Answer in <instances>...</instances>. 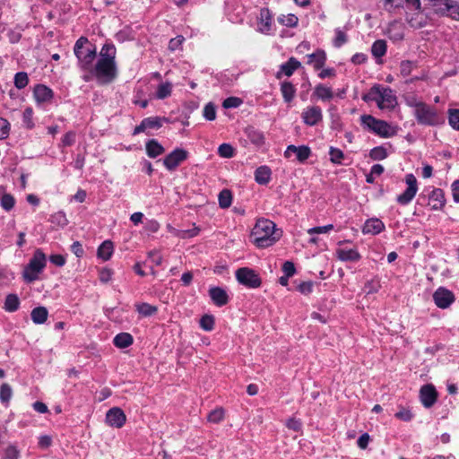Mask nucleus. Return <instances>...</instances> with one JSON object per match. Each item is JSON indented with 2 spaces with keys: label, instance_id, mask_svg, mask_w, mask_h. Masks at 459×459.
Masks as SVG:
<instances>
[{
  "label": "nucleus",
  "instance_id": "obj_37",
  "mask_svg": "<svg viewBox=\"0 0 459 459\" xmlns=\"http://www.w3.org/2000/svg\"><path fill=\"white\" fill-rule=\"evenodd\" d=\"M13 396V389L7 383H4L0 386V402L7 405Z\"/></svg>",
  "mask_w": 459,
  "mask_h": 459
},
{
  "label": "nucleus",
  "instance_id": "obj_11",
  "mask_svg": "<svg viewBox=\"0 0 459 459\" xmlns=\"http://www.w3.org/2000/svg\"><path fill=\"white\" fill-rule=\"evenodd\" d=\"M168 121L169 119L164 117H149L143 118L140 125L135 126L133 134L136 135L141 133L150 134V130H158L163 126V123Z\"/></svg>",
  "mask_w": 459,
  "mask_h": 459
},
{
  "label": "nucleus",
  "instance_id": "obj_47",
  "mask_svg": "<svg viewBox=\"0 0 459 459\" xmlns=\"http://www.w3.org/2000/svg\"><path fill=\"white\" fill-rule=\"evenodd\" d=\"M214 317L212 315H204L200 319V327L204 331H212L214 328Z\"/></svg>",
  "mask_w": 459,
  "mask_h": 459
},
{
  "label": "nucleus",
  "instance_id": "obj_53",
  "mask_svg": "<svg viewBox=\"0 0 459 459\" xmlns=\"http://www.w3.org/2000/svg\"><path fill=\"white\" fill-rule=\"evenodd\" d=\"M415 66L416 65L414 62L410 60H403L400 64V73L403 77H406L411 74L413 67Z\"/></svg>",
  "mask_w": 459,
  "mask_h": 459
},
{
  "label": "nucleus",
  "instance_id": "obj_44",
  "mask_svg": "<svg viewBox=\"0 0 459 459\" xmlns=\"http://www.w3.org/2000/svg\"><path fill=\"white\" fill-rule=\"evenodd\" d=\"M369 157L373 160H382L387 157V151L383 146H377L370 150Z\"/></svg>",
  "mask_w": 459,
  "mask_h": 459
},
{
  "label": "nucleus",
  "instance_id": "obj_32",
  "mask_svg": "<svg viewBox=\"0 0 459 459\" xmlns=\"http://www.w3.org/2000/svg\"><path fill=\"white\" fill-rule=\"evenodd\" d=\"M281 92L285 102L290 103L295 97L296 89L290 82H283L281 84Z\"/></svg>",
  "mask_w": 459,
  "mask_h": 459
},
{
  "label": "nucleus",
  "instance_id": "obj_41",
  "mask_svg": "<svg viewBox=\"0 0 459 459\" xmlns=\"http://www.w3.org/2000/svg\"><path fill=\"white\" fill-rule=\"evenodd\" d=\"M448 0L438 1L437 3H433L432 6L434 9V13L439 16H447L448 17Z\"/></svg>",
  "mask_w": 459,
  "mask_h": 459
},
{
  "label": "nucleus",
  "instance_id": "obj_54",
  "mask_svg": "<svg viewBox=\"0 0 459 459\" xmlns=\"http://www.w3.org/2000/svg\"><path fill=\"white\" fill-rule=\"evenodd\" d=\"M204 117L208 121H213L216 118V108L212 102L204 106Z\"/></svg>",
  "mask_w": 459,
  "mask_h": 459
},
{
  "label": "nucleus",
  "instance_id": "obj_36",
  "mask_svg": "<svg viewBox=\"0 0 459 459\" xmlns=\"http://www.w3.org/2000/svg\"><path fill=\"white\" fill-rule=\"evenodd\" d=\"M172 84L169 82H165L158 85L156 91V98L158 100H164L171 95Z\"/></svg>",
  "mask_w": 459,
  "mask_h": 459
},
{
  "label": "nucleus",
  "instance_id": "obj_64",
  "mask_svg": "<svg viewBox=\"0 0 459 459\" xmlns=\"http://www.w3.org/2000/svg\"><path fill=\"white\" fill-rule=\"evenodd\" d=\"M20 456V452L13 446H9L4 452L5 459H18Z\"/></svg>",
  "mask_w": 459,
  "mask_h": 459
},
{
  "label": "nucleus",
  "instance_id": "obj_3",
  "mask_svg": "<svg viewBox=\"0 0 459 459\" xmlns=\"http://www.w3.org/2000/svg\"><path fill=\"white\" fill-rule=\"evenodd\" d=\"M74 53L80 70L88 74L97 57L96 46L91 44L86 37H80L74 44Z\"/></svg>",
  "mask_w": 459,
  "mask_h": 459
},
{
  "label": "nucleus",
  "instance_id": "obj_5",
  "mask_svg": "<svg viewBox=\"0 0 459 459\" xmlns=\"http://www.w3.org/2000/svg\"><path fill=\"white\" fill-rule=\"evenodd\" d=\"M361 126L369 132L382 138H389L395 135V129L386 121L377 119L371 115L360 117Z\"/></svg>",
  "mask_w": 459,
  "mask_h": 459
},
{
  "label": "nucleus",
  "instance_id": "obj_4",
  "mask_svg": "<svg viewBox=\"0 0 459 459\" xmlns=\"http://www.w3.org/2000/svg\"><path fill=\"white\" fill-rule=\"evenodd\" d=\"M366 102L374 101L380 109H393L397 105V98L389 87L375 84L362 96Z\"/></svg>",
  "mask_w": 459,
  "mask_h": 459
},
{
  "label": "nucleus",
  "instance_id": "obj_9",
  "mask_svg": "<svg viewBox=\"0 0 459 459\" xmlns=\"http://www.w3.org/2000/svg\"><path fill=\"white\" fill-rule=\"evenodd\" d=\"M235 276L239 284L248 289H256L262 284L259 274L249 267L238 268L235 272Z\"/></svg>",
  "mask_w": 459,
  "mask_h": 459
},
{
  "label": "nucleus",
  "instance_id": "obj_29",
  "mask_svg": "<svg viewBox=\"0 0 459 459\" xmlns=\"http://www.w3.org/2000/svg\"><path fill=\"white\" fill-rule=\"evenodd\" d=\"M134 338L128 333H120L114 337L113 343L116 347L125 349L133 344Z\"/></svg>",
  "mask_w": 459,
  "mask_h": 459
},
{
  "label": "nucleus",
  "instance_id": "obj_20",
  "mask_svg": "<svg viewBox=\"0 0 459 459\" xmlns=\"http://www.w3.org/2000/svg\"><path fill=\"white\" fill-rule=\"evenodd\" d=\"M273 24V14L271 11L264 7L260 10L258 25L259 30L263 33H268L272 29Z\"/></svg>",
  "mask_w": 459,
  "mask_h": 459
},
{
  "label": "nucleus",
  "instance_id": "obj_27",
  "mask_svg": "<svg viewBox=\"0 0 459 459\" xmlns=\"http://www.w3.org/2000/svg\"><path fill=\"white\" fill-rule=\"evenodd\" d=\"M272 178V170L268 166H260L255 170V180L259 185H267Z\"/></svg>",
  "mask_w": 459,
  "mask_h": 459
},
{
  "label": "nucleus",
  "instance_id": "obj_50",
  "mask_svg": "<svg viewBox=\"0 0 459 459\" xmlns=\"http://www.w3.org/2000/svg\"><path fill=\"white\" fill-rule=\"evenodd\" d=\"M224 418V411L222 408H216L208 414V420L212 423H219Z\"/></svg>",
  "mask_w": 459,
  "mask_h": 459
},
{
  "label": "nucleus",
  "instance_id": "obj_63",
  "mask_svg": "<svg viewBox=\"0 0 459 459\" xmlns=\"http://www.w3.org/2000/svg\"><path fill=\"white\" fill-rule=\"evenodd\" d=\"M281 269H282L284 275H286V277H291L296 273L295 265L290 261L284 262Z\"/></svg>",
  "mask_w": 459,
  "mask_h": 459
},
{
  "label": "nucleus",
  "instance_id": "obj_45",
  "mask_svg": "<svg viewBox=\"0 0 459 459\" xmlns=\"http://www.w3.org/2000/svg\"><path fill=\"white\" fill-rule=\"evenodd\" d=\"M330 160L334 164H342V160L344 158L343 152L335 147H330L329 149Z\"/></svg>",
  "mask_w": 459,
  "mask_h": 459
},
{
  "label": "nucleus",
  "instance_id": "obj_57",
  "mask_svg": "<svg viewBox=\"0 0 459 459\" xmlns=\"http://www.w3.org/2000/svg\"><path fill=\"white\" fill-rule=\"evenodd\" d=\"M10 134V123L3 117H0V140H4Z\"/></svg>",
  "mask_w": 459,
  "mask_h": 459
},
{
  "label": "nucleus",
  "instance_id": "obj_33",
  "mask_svg": "<svg viewBox=\"0 0 459 459\" xmlns=\"http://www.w3.org/2000/svg\"><path fill=\"white\" fill-rule=\"evenodd\" d=\"M98 257L103 261L110 259L113 254V243L109 240L104 241L98 248Z\"/></svg>",
  "mask_w": 459,
  "mask_h": 459
},
{
  "label": "nucleus",
  "instance_id": "obj_52",
  "mask_svg": "<svg viewBox=\"0 0 459 459\" xmlns=\"http://www.w3.org/2000/svg\"><path fill=\"white\" fill-rule=\"evenodd\" d=\"M248 138L256 145H262L264 143V134L258 130H250L248 133Z\"/></svg>",
  "mask_w": 459,
  "mask_h": 459
},
{
  "label": "nucleus",
  "instance_id": "obj_38",
  "mask_svg": "<svg viewBox=\"0 0 459 459\" xmlns=\"http://www.w3.org/2000/svg\"><path fill=\"white\" fill-rule=\"evenodd\" d=\"M14 86L18 90L24 89L29 84V77L25 72H18L13 78Z\"/></svg>",
  "mask_w": 459,
  "mask_h": 459
},
{
  "label": "nucleus",
  "instance_id": "obj_10",
  "mask_svg": "<svg viewBox=\"0 0 459 459\" xmlns=\"http://www.w3.org/2000/svg\"><path fill=\"white\" fill-rule=\"evenodd\" d=\"M404 180L407 188L396 197V202L403 206L409 204L418 192L417 178L412 173L406 174Z\"/></svg>",
  "mask_w": 459,
  "mask_h": 459
},
{
  "label": "nucleus",
  "instance_id": "obj_60",
  "mask_svg": "<svg viewBox=\"0 0 459 459\" xmlns=\"http://www.w3.org/2000/svg\"><path fill=\"white\" fill-rule=\"evenodd\" d=\"M380 289V282L377 279H372L370 281H368L365 284V290L370 294V293H376Z\"/></svg>",
  "mask_w": 459,
  "mask_h": 459
},
{
  "label": "nucleus",
  "instance_id": "obj_19",
  "mask_svg": "<svg viewBox=\"0 0 459 459\" xmlns=\"http://www.w3.org/2000/svg\"><path fill=\"white\" fill-rule=\"evenodd\" d=\"M33 95L37 102L45 103L53 99L54 92L49 87L44 84H37L34 87Z\"/></svg>",
  "mask_w": 459,
  "mask_h": 459
},
{
  "label": "nucleus",
  "instance_id": "obj_26",
  "mask_svg": "<svg viewBox=\"0 0 459 459\" xmlns=\"http://www.w3.org/2000/svg\"><path fill=\"white\" fill-rule=\"evenodd\" d=\"M336 255L339 260L344 262H357L361 257L356 248H338Z\"/></svg>",
  "mask_w": 459,
  "mask_h": 459
},
{
  "label": "nucleus",
  "instance_id": "obj_2",
  "mask_svg": "<svg viewBox=\"0 0 459 459\" xmlns=\"http://www.w3.org/2000/svg\"><path fill=\"white\" fill-rule=\"evenodd\" d=\"M251 237L256 247L264 248L273 246L281 237L275 229V223L267 219L257 220L252 230Z\"/></svg>",
  "mask_w": 459,
  "mask_h": 459
},
{
  "label": "nucleus",
  "instance_id": "obj_18",
  "mask_svg": "<svg viewBox=\"0 0 459 459\" xmlns=\"http://www.w3.org/2000/svg\"><path fill=\"white\" fill-rule=\"evenodd\" d=\"M428 204L433 211L442 210L446 204L445 193L441 188H432L428 196Z\"/></svg>",
  "mask_w": 459,
  "mask_h": 459
},
{
  "label": "nucleus",
  "instance_id": "obj_56",
  "mask_svg": "<svg viewBox=\"0 0 459 459\" xmlns=\"http://www.w3.org/2000/svg\"><path fill=\"white\" fill-rule=\"evenodd\" d=\"M448 17L459 21V4L455 0H448Z\"/></svg>",
  "mask_w": 459,
  "mask_h": 459
},
{
  "label": "nucleus",
  "instance_id": "obj_43",
  "mask_svg": "<svg viewBox=\"0 0 459 459\" xmlns=\"http://www.w3.org/2000/svg\"><path fill=\"white\" fill-rule=\"evenodd\" d=\"M278 22L287 27H295L298 24L299 19L293 13H289L287 15H281L278 17Z\"/></svg>",
  "mask_w": 459,
  "mask_h": 459
},
{
  "label": "nucleus",
  "instance_id": "obj_8",
  "mask_svg": "<svg viewBox=\"0 0 459 459\" xmlns=\"http://www.w3.org/2000/svg\"><path fill=\"white\" fill-rule=\"evenodd\" d=\"M405 20L408 24L414 29H420L426 22L420 17L422 13L420 0H405Z\"/></svg>",
  "mask_w": 459,
  "mask_h": 459
},
{
  "label": "nucleus",
  "instance_id": "obj_23",
  "mask_svg": "<svg viewBox=\"0 0 459 459\" xmlns=\"http://www.w3.org/2000/svg\"><path fill=\"white\" fill-rule=\"evenodd\" d=\"M312 96L325 102L330 101L333 98L334 94L330 86L324 83H318L315 86Z\"/></svg>",
  "mask_w": 459,
  "mask_h": 459
},
{
  "label": "nucleus",
  "instance_id": "obj_62",
  "mask_svg": "<svg viewBox=\"0 0 459 459\" xmlns=\"http://www.w3.org/2000/svg\"><path fill=\"white\" fill-rule=\"evenodd\" d=\"M394 416L398 420H401L405 421V422L410 421L412 419V417H413V415L411 412V411L408 410V409H405V408H402L399 411H397L394 414Z\"/></svg>",
  "mask_w": 459,
  "mask_h": 459
},
{
  "label": "nucleus",
  "instance_id": "obj_7",
  "mask_svg": "<svg viewBox=\"0 0 459 459\" xmlns=\"http://www.w3.org/2000/svg\"><path fill=\"white\" fill-rule=\"evenodd\" d=\"M414 117L420 125L428 126H437L444 124L445 119L442 115H440L437 110L424 103L413 111Z\"/></svg>",
  "mask_w": 459,
  "mask_h": 459
},
{
  "label": "nucleus",
  "instance_id": "obj_14",
  "mask_svg": "<svg viewBox=\"0 0 459 459\" xmlns=\"http://www.w3.org/2000/svg\"><path fill=\"white\" fill-rule=\"evenodd\" d=\"M301 118L308 126H316L323 120V111L318 106H309L303 109Z\"/></svg>",
  "mask_w": 459,
  "mask_h": 459
},
{
  "label": "nucleus",
  "instance_id": "obj_39",
  "mask_svg": "<svg viewBox=\"0 0 459 459\" xmlns=\"http://www.w3.org/2000/svg\"><path fill=\"white\" fill-rule=\"evenodd\" d=\"M137 312L143 316H150L157 312V307L149 303L136 304Z\"/></svg>",
  "mask_w": 459,
  "mask_h": 459
},
{
  "label": "nucleus",
  "instance_id": "obj_21",
  "mask_svg": "<svg viewBox=\"0 0 459 459\" xmlns=\"http://www.w3.org/2000/svg\"><path fill=\"white\" fill-rule=\"evenodd\" d=\"M307 64L312 65L315 70L322 69L326 62V54L322 49H317L312 54L307 55Z\"/></svg>",
  "mask_w": 459,
  "mask_h": 459
},
{
  "label": "nucleus",
  "instance_id": "obj_12",
  "mask_svg": "<svg viewBox=\"0 0 459 459\" xmlns=\"http://www.w3.org/2000/svg\"><path fill=\"white\" fill-rule=\"evenodd\" d=\"M187 158L188 152L186 150L176 148L163 159V165L169 171H174Z\"/></svg>",
  "mask_w": 459,
  "mask_h": 459
},
{
  "label": "nucleus",
  "instance_id": "obj_42",
  "mask_svg": "<svg viewBox=\"0 0 459 459\" xmlns=\"http://www.w3.org/2000/svg\"><path fill=\"white\" fill-rule=\"evenodd\" d=\"M50 222L59 227H65L68 224V220L65 213L63 211H59L51 215Z\"/></svg>",
  "mask_w": 459,
  "mask_h": 459
},
{
  "label": "nucleus",
  "instance_id": "obj_58",
  "mask_svg": "<svg viewBox=\"0 0 459 459\" xmlns=\"http://www.w3.org/2000/svg\"><path fill=\"white\" fill-rule=\"evenodd\" d=\"M347 41V35L340 29L335 30V38L333 39V46L341 48Z\"/></svg>",
  "mask_w": 459,
  "mask_h": 459
},
{
  "label": "nucleus",
  "instance_id": "obj_1",
  "mask_svg": "<svg viewBox=\"0 0 459 459\" xmlns=\"http://www.w3.org/2000/svg\"><path fill=\"white\" fill-rule=\"evenodd\" d=\"M116 47L112 43H106L101 48L97 62L88 74L82 75L86 82L95 79L100 85H107L113 82L118 74L116 63Z\"/></svg>",
  "mask_w": 459,
  "mask_h": 459
},
{
  "label": "nucleus",
  "instance_id": "obj_17",
  "mask_svg": "<svg viewBox=\"0 0 459 459\" xmlns=\"http://www.w3.org/2000/svg\"><path fill=\"white\" fill-rule=\"evenodd\" d=\"M293 154L296 155L299 162L303 163L310 157L311 150L307 145L295 146L290 144L286 148L284 157L290 159Z\"/></svg>",
  "mask_w": 459,
  "mask_h": 459
},
{
  "label": "nucleus",
  "instance_id": "obj_40",
  "mask_svg": "<svg viewBox=\"0 0 459 459\" xmlns=\"http://www.w3.org/2000/svg\"><path fill=\"white\" fill-rule=\"evenodd\" d=\"M232 202V195L231 192L228 189H223L219 194V204L221 208H229L231 205Z\"/></svg>",
  "mask_w": 459,
  "mask_h": 459
},
{
  "label": "nucleus",
  "instance_id": "obj_35",
  "mask_svg": "<svg viewBox=\"0 0 459 459\" xmlns=\"http://www.w3.org/2000/svg\"><path fill=\"white\" fill-rule=\"evenodd\" d=\"M387 50L386 42L383 39L376 40L371 46L372 56L376 58L383 57Z\"/></svg>",
  "mask_w": 459,
  "mask_h": 459
},
{
  "label": "nucleus",
  "instance_id": "obj_34",
  "mask_svg": "<svg viewBox=\"0 0 459 459\" xmlns=\"http://www.w3.org/2000/svg\"><path fill=\"white\" fill-rule=\"evenodd\" d=\"M20 307V299L16 294H8L5 297L4 309L7 312H15Z\"/></svg>",
  "mask_w": 459,
  "mask_h": 459
},
{
  "label": "nucleus",
  "instance_id": "obj_59",
  "mask_svg": "<svg viewBox=\"0 0 459 459\" xmlns=\"http://www.w3.org/2000/svg\"><path fill=\"white\" fill-rule=\"evenodd\" d=\"M333 229V224H327V225H325V226H318V227H313V228H310L308 230H307V233L309 235H314V234H324V233H328L329 231H331Z\"/></svg>",
  "mask_w": 459,
  "mask_h": 459
},
{
  "label": "nucleus",
  "instance_id": "obj_6",
  "mask_svg": "<svg viewBox=\"0 0 459 459\" xmlns=\"http://www.w3.org/2000/svg\"><path fill=\"white\" fill-rule=\"evenodd\" d=\"M46 264V255L41 249H36L29 264L25 266L22 272L23 280L28 283L37 281L39 279V274L43 272Z\"/></svg>",
  "mask_w": 459,
  "mask_h": 459
},
{
  "label": "nucleus",
  "instance_id": "obj_55",
  "mask_svg": "<svg viewBox=\"0 0 459 459\" xmlns=\"http://www.w3.org/2000/svg\"><path fill=\"white\" fill-rule=\"evenodd\" d=\"M32 115L33 111L30 108H25L22 113V122L28 129H31L34 126V123L32 121Z\"/></svg>",
  "mask_w": 459,
  "mask_h": 459
},
{
  "label": "nucleus",
  "instance_id": "obj_49",
  "mask_svg": "<svg viewBox=\"0 0 459 459\" xmlns=\"http://www.w3.org/2000/svg\"><path fill=\"white\" fill-rule=\"evenodd\" d=\"M448 123L453 129L459 131V109L448 110Z\"/></svg>",
  "mask_w": 459,
  "mask_h": 459
},
{
  "label": "nucleus",
  "instance_id": "obj_51",
  "mask_svg": "<svg viewBox=\"0 0 459 459\" xmlns=\"http://www.w3.org/2000/svg\"><path fill=\"white\" fill-rule=\"evenodd\" d=\"M15 204L14 197L10 194H4L1 197V206L5 211H11Z\"/></svg>",
  "mask_w": 459,
  "mask_h": 459
},
{
  "label": "nucleus",
  "instance_id": "obj_15",
  "mask_svg": "<svg viewBox=\"0 0 459 459\" xmlns=\"http://www.w3.org/2000/svg\"><path fill=\"white\" fill-rule=\"evenodd\" d=\"M126 421V416L119 407H113L106 413V422L113 428L120 429Z\"/></svg>",
  "mask_w": 459,
  "mask_h": 459
},
{
  "label": "nucleus",
  "instance_id": "obj_28",
  "mask_svg": "<svg viewBox=\"0 0 459 459\" xmlns=\"http://www.w3.org/2000/svg\"><path fill=\"white\" fill-rule=\"evenodd\" d=\"M146 153L152 158H157L158 156L164 153V147L156 140L151 139L145 144Z\"/></svg>",
  "mask_w": 459,
  "mask_h": 459
},
{
  "label": "nucleus",
  "instance_id": "obj_13",
  "mask_svg": "<svg viewBox=\"0 0 459 459\" xmlns=\"http://www.w3.org/2000/svg\"><path fill=\"white\" fill-rule=\"evenodd\" d=\"M435 305L441 309L448 308L455 300V294L445 287L437 288L433 293Z\"/></svg>",
  "mask_w": 459,
  "mask_h": 459
},
{
  "label": "nucleus",
  "instance_id": "obj_30",
  "mask_svg": "<svg viewBox=\"0 0 459 459\" xmlns=\"http://www.w3.org/2000/svg\"><path fill=\"white\" fill-rule=\"evenodd\" d=\"M48 312L45 307H37L31 310V320L36 325L44 324L48 319Z\"/></svg>",
  "mask_w": 459,
  "mask_h": 459
},
{
  "label": "nucleus",
  "instance_id": "obj_46",
  "mask_svg": "<svg viewBox=\"0 0 459 459\" xmlns=\"http://www.w3.org/2000/svg\"><path fill=\"white\" fill-rule=\"evenodd\" d=\"M404 101L407 106L412 108L414 110L421 107L425 102L421 101L418 99V97L413 94L410 93L404 96Z\"/></svg>",
  "mask_w": 459,
  "mask_h": 459
},
{
  "label": "nucleus",
  "instance_id": "obj_25",
  "mask_svg": "<svg viewBox=\"0 0 459 459\" xmlns=\"http://www.w3.org/2000/svg\"><path fill=\"white\" fill-rule=\"evenodd\" d=\"M385 230V224L383 221L377 218L367 220L363 226L364 234L377 235Z\"/></svg>",
  "mask_w": 459,
  "mask_h": 459
},
{
  "label": "nucleus",
  "instance_id": "obj_31",
  "mask_svg": "<svg viewBox=\"0 0 459 459\" xmlns=\"http://www.w3.org/2000/svg\"><path fill=\"white\" fill-rule=\"evenodd\" d=\"M388 37L393 41H401L404 39L403 29L397 22H393L388 27Z\"/></svg>",
  "mask_w": 459,
  "mask_h": 459
},
{
  "label": "nucleus",
  "instance_id": "obj_61",
  "mask_svg": "<svg viewBox=\"0 0 459 459\" xmlns=\"http://www.w3.org/2000/svg\"><path fill=\"white\" fill-rule=\"evenodd\" d=\"M242 100L238 97H229L224 100L222 106L225 108H238L241 105Z\"/></svg>",
  "mask_w": 459,
  "mask_h": 459
},
{
  "label": "nucleus",
  "instance_id": "obj_24",
  "mask_svg": "<svg viewBox=\"0 0 459 459\" xmlns=\"http://www.w3.org/2000/svg\"><path fill=\"white\" fill-rule=\"evenodd\" d=\"M300 65L301 63L299 61H298L295 57H290L286 63L281 65L280 71L277 73L276 77L280 79L282 74L290 77L297 69L300 67Z\"/></svg>",
  "mask_w": 459,
  "mask_h": 459
},
{
  "label": "nucleus",
  "instance_id": "obj_22",
  "mask_svg": "<svg viewBox=\"0 0 459 459\" xmlns=\"http://www.w3.org/2000/svg\"><path fill=\"white\" fill-rule=\"evenodd\" d=\"M209 295L212 302L218 307H222L229 302V296L226 290L221 287L210 288Z\"/></svg>",
  "mask_w": 459,
  "mask_h": 459
},
{
  "label": "nucleus",
  "instance_id": "obj_16",
  "mask_svg": "<svg viewBox=\"0 0 459 459\" xmlns=\"http://www.w3.org/2000/svg\"><path fill=\"white\" fill-rule=\"evenodd\" d=\"M420 399L425 408L432 407L437 400V392L433 385H424L420 390Z\"/></svg>",
  "mask_w": 459,
  "mask_h": 459
},
{
  "label": "nucleus",
  "instance_id": "obj_48",
  "mask_svg": "<svg viewBox=\"0 0 459 459\" xmlns=\"http://www.w3.org/2000/svg\"><path fill=\"white\" fill-rule=\"evenodd\" d=\"M218 154L222 158H232L235 150L230 143H222L218 148Z\"/></svg>",
  "mask_w": 459,
  "mask_h": 459
}]
</instances>
